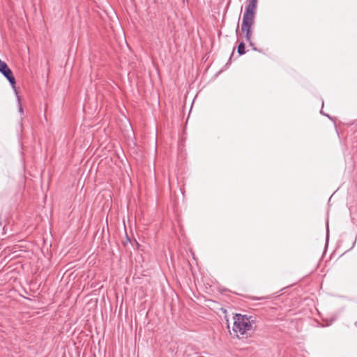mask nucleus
I'll return each instance as SVG.
<instances>
[{
    "instance_id": "39448f33",
    "label": "nucleus",
    "mask_w": 357,
    "mask_h": 357,
    "mask_svg": "<svg viewBox=\"0 0 357 357\" xmlns=\"http://www.w3.org/2000/svg\"><path fill=\"white\" fill-rule=\"evenodd\" d=\"M245 46L243 42H241L238 45L237 52L239 55H243L245 53Z\"/></svg>"
},
{
    "instance_id": "f03ea898",
    "label": "nucleus",
    "mask_w": 357,
    "mask_h": 357,
    "mask_svg": "<svg viewBox=\"0 0 357 357\" xmlns=\"http://www.w3.org/2000/svg\"><path fill=\"white\" fill-rule=\"evenodd\" d=\"M255 24V17H250L247 16H243V20L241 24V31L245 33V38L249 45L252 47L254 50H256V47L254 46V43L251 40L252 36V26Z\"/></svg>"
},
{
    "instance_id": "0eeeda50",
    "label": "nucleus",
    "mask_w": 357,
    "mask_h": 357,
    "mask_svg": "<svg viewBox=\"0 0 357 357\" xmlns=\"http://www.w3.org/2000/svg\"><path fill=\"white\" fill-rule=\"evenodd\" d=\"M238 23L237 24L236 33H238Z\"/></svg>"
},
{
    "instance_id": "f257e3e1",
    "label": "nucleus",
    "mask_w": 357,
    "mask_h": 357,
    "mask_svg": "<svg viewBox=\"0 0 357 357\" xmlns=\"http://www.w3.org/2000/svg\"><path fill=\"white\" fill-rule=\"evenodd\" d=\"M257 329L256 318L241 314L234 316V326L229 334L233 338H248L251 337Z\"/></svg>"
},
{
    "instance_id": "20e7f679",
    "label": "nucleus",
    "mask_w": 357,
    "mask_h": 357,
    "mask_svg": "<svg viewBox=\"0 0 357 357\" xmlns=\"http://www.w3.org/2000/svg\"><path fill=\"white\" fill-rule=\"evenodd\" d=\"M248 3L245 6L243 16L255 17L256 15L257 0H248Z\"/></svg>"
},
{
    "instance_id": "423d86ee",
    "label": "nucleus",
    "mask_w": 357,
    "mask_h": 357,
    "mask_svg": "<svg viewBox=\"0 0 357 357\" xmlns=\"http://www.w3.org/2000/svg\"><path fill=\"white\" fill-rule=\"evenodd\" d=\"M19 110L20 112H23V109H22V107L21 105H20V106H19Z\"/></svg>"
},
{
    "instance_id": "7ed1b4c3",
    "label": "nucleus",
    "mask_w": 357,
    "mask_h": 357,
    "mask_svg": "<svg viewBox=\"0 0 357 357\" xmlns=\"http://www.w3.org/2000/svg\"><path fill=\"white\" fill-rule=\"evenodd\" d=\"M0 73L8 80L13 89H15V78L13 74L12 70L9 68L6 62L0 59Z\"/></svg>"
}]
</instances>
